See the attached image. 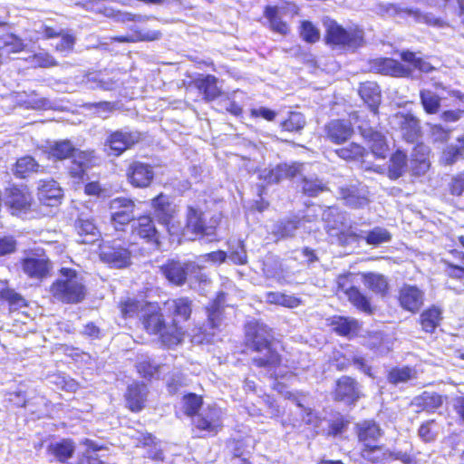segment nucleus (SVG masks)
Here are the masks:
<instances>
[{"instance_id": "f257e3e1", "label": "nucleus", "mask_w": 464, "mask_h": 464, "mask_svg": "<svg viewBox=\"0 0 464 464\" xmlns=\"http://www.w3.org/2000/svg\"><path fill=\"white\" fill-rule=\"evenodd\" d=\"M163 305L168 309L166 315L157 302L128 296L118 303L122 319L139 315V323L147 334L156 336L163 348H175L183 343L188 334L183 323L191 319L193 302L188 296H180L164 301Z\"/></svg>"}, {"instance_id": "f03ea898", "label": "nucleus", "mask_w": 464, "mask_h": 464, "mask_svg": "<svg viewBox=\"0 0 464 464\" xmlns=\"http://www.w3.org/2000/svg\"><path fill=\"white\" fill-rule=\"evenodd\" d=\"M243 350L241 353H255L251 363L256 369L265 371L268 377L277 381V370L285 365L282 352L284 343L274 336V330L257 319L245 323Z\"/></svg>"}, {"instance_id": "7ed1b4c3", "label": "nucleus", "mask_w": 464, "mask_h": 464, "mask_svg": "<svg viewBox=\"0 0 464 464\" xmlns=\"http://www.w3.org/2000/svg\"><path fill=\"white\" fill-rule=\"evenodd\" d=\"M359 445V456L368 464H384L391 460H400L403 464H416V459L409 453L392 451L380 443L383 430L374 420H364L354 426Z\"/></svg>"}, {"instance_id": "20e7f679", "label": "nucleus", "mask_w": 464, "mask_h": 464, "mask_svg": "<svg viewBox=\"0 0 464 464\" xmlns=\"http://www.w3.org/2000/svg\"><path fill=\"white\" fill-rule=\"evenodd\" d=\"M59 274L62 278L55 279L49 286L51 296L63 304L82 303L87 295V287L78 272L71 267H62Z\"/></svg>"}, {"instance_id": "39448f33", "label": "nucleus", "mask_w": 464, "mask_h": 464, "mask_svg": "<svg viewBox=\"0 0 464 464\" xmlns=\"http://www.w3.org/2000/svg\"><path fill=\"white\" fill-rule=\"evenodd\" d=\"M324 41L331 48L339 49H358L364 43V32L359 25L343 27L335 20H328L324 23Z\"/></svg>"}, {"instance_id": "423d86ee", "label": "nucleus", "mask_w": 464, "mask_h": 464, "mask_svg": "<svg viewBox=\"0 0 464 464\" xmlns=\"http://www.w3.org/2000/svg\"><path fill=\"white\" fill-rule=\"evenodd\" d=\"M218 222L211 225L207 222L204 211L198 206L188 205L186 208L185 225L180 226L181 233L172 235L178 240H195L216 234Z\"/></svg>"}, {"instance_id": "0eeeda50", "label": "nucleus", "mask_w": 464, "mask_h": 464, "mask_svg": "<svg viewBox=\"0 0 464 464\" xmlns=\"http://www.w3.org/2000/svg\"><path fill=\"white\" fill-rule=\"evenodd\" d=\"M340 293L343 294L348 302L359 312L370 315L374 313L372 298L353 285L352 273L342 274L337 277L336 294Z\"/></svg>"}, {"instance_id": "6e6552de", "label": "nucleus", "mask_w": 464, "mask_h": 464, "mask_svg": "<svg viewBox=\"0 0 464 464\" xmlns=\"http://www.w3.org/2000/svg\"><path fill=\"white\" fill-rule=\"evenodd\" d=\"M130 236L153 250H159L161 247L162 234L150 213L140 214L135 218L130 225Z\"/></svg>"}, {"instance_id": "1a4fd4ad", "label": "nucleus", "mask_w": 464, "mask_h": 464, "mask_svg": "<svg viewBox=\"0 0 464 464\" xmlns=\"http://www.w3.org/2000/svg\"><path fill=\"white\" fill-rule=\"evenodd\" d=\"M150 207L158 221L166 228L169 236L181 233L178 210L168 195L159 193L150 199Z\"/></svg>"}, {"instance_id": "9d476101", "label": "nucleus", "mask_w": 464, "mask_h": 464, "mask_svg": "<svg viewBox=\"0 0 464 464\" xmlns=\"http://www.w3.org/2000/svg\"><path fill=\"white\" fill-rule=\"evenodd\" d=\"M34 196L28 186L11 184L5 189L4 205L11 215L20 216L33 209Z\"/></svg>"}, {"instance_id": "9b49d317", "label": "nucleus", "mask_w": 464, "mask_h": 464, "mask_svg": "<svg viewBox=\"0 0 464 464\" xmlns=\"http://www.w3.org/2000/svg\"><path fill=\"white\" fill-rule=\"evenodd\" d=\"M223 427L222 411L217 406H208L204 412L198 413L191 421V430L197 432L196 438L215 437Z\"/></svg>"}, {"instance_id": "f8f14e48", "label": "nucleus", "mask_w": 464, "mask_h": 464, "mask_svg": "<svg viewBox=\"0 0 464 464\" xmlns=\"http://www.w3.org/2000/svg\"><path fill=\"white\" fill-rule=\"evenodd\" d=\"M20 266L27 278L42 281L51 276L53 263L44 249L37 248L20 259Z\"/></svg>"}, {"instance_id": "ddd939ff", "label": "nucleus", "mask_w": 464, "mask_h": 464, "mask_svg": "<svg viewBox=\"0 0 464 464\" xmlns=\"http://www.w3.org/2000/svg\"><path fill=\"white\" fill-rule=\"evenodd\" d=\"M110 222L115 231L124 232L135 220L136 203L127 197H116L108 203Z\"/></svg>"}, {"instance_id": "4468645a", "label": "nucleus", "mask_w": 464, "mask_h": 464, "mask_svg": "<svg viewBox=\"0 0 464 464\" xmlns=\"http://www.w3.org/2000/svg\"><path fill=\"white\" fill-rule=\"evenodd\" d=\"M141 140L142 134L139 130H113L108 134L104 141L105 151L109 156L120 157L135 147Z\"/></svg>"}, {"instance_id": "2eb2a0df", "label": "nucleus", "mask_w": 464, "mask_h": 464, "mask_svg": "<svg viewBox=\"0 0 464 464\" xmlns=\"http://www.w3.org/2000/svg\"><path fill=\"white\" fill-rule=\"evenodd\" d=\"M364 394L356 379L349 375L339 377L333 387L332 398L335 402H341L347 406L355 405Z\"/></svg>"}, {"instance_id": "dca6fc26", "label": "nucleus", "mask_w": 464, "mask_h": 464, "mask_svg": "<svg viewBox=\"0 0 464 464\" xmlns=\"http://www.w3.org/2000/svg\"><path fill=\"white\" fill-rule=\"evenodd\" d=\"M128 183L134 188H147L154 181L153 166L140 160H131L125 169Z\"/></svg>"}, {"instance_id": "f3484780", "label": "nucleus", "mask_w": 464, "mask_h": 464, "mask_svg": "<svg viewBox=\"0 0 464 464\" xmlns=\"http://www.w3.org/2000/svg\"><path fill=\"white\" fill-rule=\"evenodd\" d=\"M99 256L109 266L126 268L131 264V252L129 248L108 242L100 246Z\"/></svg>"}, {"instance_id": "a211bd4d", "label": "nucleus", "mask_w": 464, "mask_h": 464, "mask_svg": "<svg viewBox=\"0 0 464 464\" xmlns=\"http://www.w3.org/2000/svg\"><path fill=\"white\" fill-rule=\"evenodd\" d=\"M97 156L94 150H80L73 157L67 168L68 176L78 182H82L87 179V169L94 167L97 161Z\"/></svg>"}, {"instance_id": "6ab92c4d", "label": "nucleus", "mask_w": 464, "mask_h": 464, "mask_svg": "<svg viewBox=\"0 0 464 464\" xmlns=\"http://www.w3.org/2000/svg\"><path fill=\"white\" fill-rule=\"evenodd\" d=\"M218 83V79L214 74L199 73L188 82V86L197 91L206 102H211L223 94Z\"/></svg>"}, {"instance_id": "aec40b11", "label": "nucleus", "mask_w": 464, "mask_h": 464, "mask_svg": "<svg viewBox=\"0 0 464 464\" xmlns=\"http://www.w3.org/2000/svg\"><path fill=\"white\" fill-rule=\"evenodd\" d=\"M371 71L395 78L411 77V69L399 61L390 57H379L370 61Z\"/></svg>"}, {"instance_id": "412c9836", "label": "nucleus", "mask_w": 464, "mask_h": 464, "mask_svg": "<svg viewBox=\"0 0 464 464\" xmlns=\"http://www.w3.org/2000/svg\"><path fill=\"white\" fill-rule=\"evenodd\" d=\"M304 164L292 162L277 164L274 168L266 169L262 174V179L267 184H277L285 179H293L303 173Z\"/></svg>"}, {"instance_id": "4be33fe9", "label": "nucleus", "mask_w": 464, "mask_h": 464, "mask_svg": "<svg viewBox=\"0 0 464 464\" xmlns=\"http://www.w3.org/2000/svg\"><path fill=\"white\" fill-rule=\"evenodd\" d=\"M397 301L404 311L416 314L423 305L424 293L417 285L404 284L399 289Z\"/></svg>"}, {"instance_id": "5701e85b", "label": "nucleus", "mask_w": 464, "mask_h": 464, "mask_svg": "<svg viewBox=\"0 0 464 464\" xmlns=\"http://www.w3.org/2000/svg\"><path fill=\"white\" fill-rule=\"evenodd\" d=\"M191 265L177 259H168L160 266V273L168 282L176 286L186 284Z\"/></svg>"}, {"instance_id": "b1692460", "label": "nucleus", "mask_w": 464, "mask_h": 464, "mask_svg": "<svg viewBox=\"0 0 464 464\" xmlns=\"http://www.w3.org/2000/svg\"><path fill=\"white\" fill-rule=\"evenodd\" d=\"M148 388L141 382H134L129 384L124 392L126 408L133 413L142 411L147 404Z\"/></svg>"}, {"instance_id": "393cba45", "label": "nucleus", "mask_w": 464, "mask_h": 464, "mask_svg": "<svg viewBox=\"0 0 464 464\" xmlns=\"http://www.w3.org/2000/svg\"><path fill=\"white\" fill-rule=\"evenodd\" d=\"M325 139L334 144H343L354 134L353 125L343 119H335L324 125Z\"/></svg>"}, {"instance_id": "a878e982", "label": "nucleus", "mask_w": 464, "mask_h": 464, "mask_svg": "<svg viewBox=\"0 0 464 464\" xmlns=\"http://www.w3.org/2000/svg\"><path fill=\"white\" fill-rule=\"evenodd\" d=\"M360 276L365 287L376 296L385 298L390 295L391 285L386 276L376 272H362Z\"/></svg>"}, {"instance_id": "bb28decb", "label": "nucleus", "mask_w": 464, "mask_h": 464, "mask_svg": "<svg viewBox=\"0 0 464 464\" xmlns=\"http://www.w3.org/2000/svg\"><path fill=\"white\" fill-rule=\"evenodd\" d=\"M38 199L44 205L56 206L63 198V190L53 179H42L37 188Z\"/></svg>"}, {"instance_id": "cd10ccee", "label": "nucleus", "mask_w": 464, "mask_h": 464, "mask_svg": "<svg viewBox=\"0 0 464 464\" xmlns=\"http://www.w3.org/2000/svg\"><path fill=\"white\" fill-rule=\"evenodd\" d=\"M358 95L369 107L371 111L378 114L382 101V90L374 81H365L359 83Z\"/></svg>"}, {"instance_id": "c85d7f7f", "label": "nucleus", "mask_w": 464, "mask_h": 464, "mask_svg": "<svg viewBox=\"0 0 464 464\" xmlns=\"http://www.w3.org/2000/svg\"><path fill=\"white\" fill-rule=\"evenodd\" d=\"M226 297L227 294L225 292L218 291L205 307L207 322L210 329H217L220 326L224 318Z\"/></svg>"}, {"instance_id": "c756f323", "label": "nucleus", "mask_w": 464, "mask_h": 464, "mask_svg": "<svg viewBox=\"0 0 464 464\" xmlns=\"http://www.w3.org/2000/svg\"><path fill=\"white\" fill-rule=\"evenodd\" d=\"M443 319V309L437 304H430L421 311L418 323L426 334H434Z\"/></svg>"}, {"instance_id": "7c9ffc66", "label": "nucleus", "mask_w": 464, "mask_h": 464, "mask_svg": "<svg viewBox=\"0 0 464 464\" xmlns=\"http://www.w3.org/2000/svg\"><path fill=\"white\" fill-rule=\"evenodd\" d=\"M328 325L338 336L347 338L356 336L360 329L356 319L343 315H334L328 320Z\"/></svg>"}, {"instance_id": "2f4dec72", "label": "nucleus", "mask_w": 464, "mask_h": 464, "mask_svg": "<svg viewBox=\"0 0 464 464\" xmlns=\"http://www.w3.org/2000/svg\"><path fill=\"white\" fill-rule=\"evenodd\" d=\"M362 136L376 159L384 160L387 157L390 148L385 136L382 132L369 129L362 131Z\"/></svg>"}, {"instance_id": "473e14b6", "label": "nucleus", "mask_w": 464, "mask_h": 464, "mask_svg": "<svg viewBox=\"0 0 464 464\" xmlns=\"http://www.w3.org/2000/svg\"><path fill=\"white\" fill-rule=\"evenodd\" d=\"M80 149L69 140H60L50 145L46 150L47 158L54 162L64 161L73 157Z\"/></svg>"}, {"instance_id": "72a5a7b5", "label": "nucleus", "mask_w": 464, "mask_h": 464, "mask_svg": "<svg viewBox=\"0 0 464 464\" xmlns=\"http://www.w3.org/2000/svg\"><path fill=\"white\" fill-rule=\"evenodd\" d=\"M75 451V443L70 438H64L52 442L47 446L46 452L60 463H66L72 458Z\"/></svg>"}, {"instance_id": "f704fd0d", "label": "nucleus", "mask_w": 464, "mask_h": 464, "mask_svg": "<svg viewBox=\"0 0 464 464\" xmlns=\"http://www.w3.org/2000/svg\"><path fill=\"white\" fill-rule=\"evenodd\" d=\"M450 255L459 262V264L454 263L451 260L447 258L441 259V264L443 265L444 271L448 277L456 279V280H463L464 279V252L456 248L450 249L449 251Z\"/></svg>"}, {"instance_id": "c9c22d12", "label": "nucleus", "mask_w": 464, "mask_h": 464, "mask_svg": "<svg viewBox=\"0 0 464 464\" xmlns=\"http://www.w3.org/2000/svg\"><path fill=\"white\" fill-rule=\"evenodd\" d=\"M444 402L442 395L434 392L424 391L414 399V405L418 408V411H426L433 413L440 409Z\"/></svg>"}, {"instance_id": "e433bc0d", "label": "nucleus", "mask_w": 464, "mask_h": 464, "mask_svg": "<svg viewBox=\"0 0 464 464\" xmlns=\"http://www.w3.org/2000/svg\"><path fill=\"white\" fill-rule=\"evenodd\" d=\"M400 57L407 64L405 66L411 69V76L413 71H419L421 73H430L435 71V67L429 61L417 56L414 52L403 50L400 53Z\"/></svg>"}, {"instance_id": "4c0bfd02", "label": "nucleus", "mask_w": 464, "mask_h": 464, "mask_svg": "<svg viewBox=\"0 0 464 464\" xmlns=\"http://www.w3.org/2000/svg\"><path fill=\"white\" fill-rule=\"evenodd\" d=\"M264 16L267 19L272 32L281 35H286L290 33L289 24L281 18L279 8L276 5H266L264 7Z\"/></svg>"}, {"instance_id": "58836bf2", "label": "nucleus", "mask_w": 464, "mask_h": 464, "mask_svg": "<svg viewBox=\"0 0 464 464\" xmlns=\"http://www.w3.org/2000/svg\"><path fill=\"white\" fill-rule=\"evenodd\" d=\"M402 139L408 143L416 142L421 136V127L419 119L411 114H405L401 123Z\"/></svg>"}, {"instance_id": "ea45409f", "label": "nucleus", "mask_w": 464, "mask_h": 464, "mask_svg": "<svg viewBox=\"0 0 464 464\" xmlns=\"http://www.w3.org/2000/svg\"><path fill=\"white\" fill-rule=\"evenodd\" d=\"M407 166V154L401 150H396L390 157L387 169L388 178L392 180L401 178L405 173Z\"/></svg>"}, {"instance_id": "a19ab883", "label": "nucleus", "mask_w": 464, "mask_h": 464, "mask_svg": "<svg viewBox=\"0 0 464 464\" xmlns=\"http://www.w3.org/2000/svg\"><path fill=\"white\" fill-rule=\"evenodd\" d=\"M418 376L415 367L411 365L392 367L386 375L389 383L398 385L416 379Z\"/></svg>"}, {"instance_id": "79ce46f5", "label": "nucleus", "mask_w": 464, "mask_h": 464, "mask_svg": "<svg viewBox=\"0 0 464 464\" xmlns=\"http://www.w3.org/2000/svg\"><path fill=\"white\" fill-rule=\"evenodd\" d=\"M430 150L423 143H417L412 152V171L415 175H423L426 173L430 163L429 160Z\"/></svg>"}, {"instance_id": "37998d69", "label": "nucleus", "mask_w": 464, "mask_h": 464, "mask_svg": "<svg viewBox=\"0 0 464 464\" xmlns=\"http://www.w3.org/2000/svg\"><path fill=\"white\" fill-rule=\"evenodd\" d=\"M334 153L340 159L351 162L362 161L369 152L362 145L356 142H350L346 146L335 149Z\"/></svg>"}, {"instance_id": "c03bdc74", "label": "nucleus", "mask_w": 464, "mask_h": 464, "mask_svg": "<svg viewBox=\"0 0 464 464\" xmlns=\"http://www.w3.org/2000/svg\"><path fill=\"white\" fill-rule=\"evenodd\" d=\"M40 165L36 160L29 155L20 157L14 165V175L21 179H26L33 173L39 171Z\"/></svg>"}, {"instance_id": "a18cd8bd", "label": "nucleus", "mask_w": 464, "mask_h": 464, "mask_svg": "<svg viewBox=\"0 0 464 464\" xmlns=\"http://www.w3.org/2000/svg\"><path fill=\"white\" fill-rule=\"evenodd\" d=\"M266 301L269 304L283 306L290 309L296 308L303 304V300L300 297L275 291H269L266 293Z\"/></svg>"}, {"instance_id": "49530a36", "label": "nucleus", "mask_w": 464, "mask_h": 464, "mask_svg": "<svg viewBox=\"0 0 464 464\" xmlns=\"http://www.w3.org/2000/svg\"><path fill=\"white\" fill-rule=\"evenodd\" d=\"M299 186L301 193L308 198H315L327 190V186L319 179L302 177L299 179Z\"/></svg>"}, {"instance_id": "de8ad7c7", "label": "nucleus", "mask_w": 464, "mask_h": 464, "mask_svg": "<svg viewBox=\"0 0 464 464\" xmlns=\"http://www.w3.org/2000/svg\"><path fill=\"white\" fill-rule=\"evenodd\" d=\"M183 413L190 418L196 417L203 406L204 401L201 395L195 392H188L182 397Z\"/></svg>"}, {"instance_id": "09e8293b", "label": "nucleus", "mask_w": 464, "mask_h": 464, "mask_svg": "<svg viewBox=\"0 0 464 464\" xmlns=\"http://www.w3.org/2000/svg\"><path fill=\"white\" fill-rule=\"evenodd\" d=\"M458 145L448 146L443 151L441 160L444 165H452L464 158V135L457 138Z\"/></svg>"}, {"instance_id": "8fccbe9b", "label": "nucleus", "mask_w": 464, "mask_h": 464, "mask_svg": "<svg viewBox=\"0 0 464 464\" xmlns=\"http://www.w3.org/2000/svg\"><path fill=\"white\" fill-rule=\"evenodd\" d=\"M305 126L304 116L299 111H290L284 121L280 123L283 131L297 132Z\"/></svg>"}, {"instance_id": "3c124183", "label": "nucleus", "mask_w": 464, "mask_h": 464, "mask_svg": "<svg viewBox=\"0 0 464 464\" xmlns=\"http://www.w3.org/2000/svg\"><path fill=\"white\" fill-rule=\"evenodd\" d=\"M420 103L423 110L428 114H435L440 108V98L438 94L430 90H421L420 92Z\"/></svg>"}, {"instance_id": "603ef678", "label": "nucleus", "mask_w": 464, "mask_h": 464, "mask_svg": "<svg viewBox=\"0 0 464 464\" xmlns=\"http://www.w3.org/2000/svg\"><path fill=\"white\" fill-rule=\"evenodd\" d=\"M74 228L76 233L81 237H95L99 233L94 218H92L78 217L74 222Z\"/></svg>"}, {"instance_id": "864d4df0", "label": "nucleus", "mask_w": 464, "mask_h": 464, "mask_svg": "<svg viewBox=\"0 0 464 464\" xmlns=\"http://www.w3.org/2000/svg\"><path fill=\"white\" fill-rule=\"evenodd\" d=\"M0 299L8 304L10 310H18L27 306L26 300L14 290L4 288L0 291Z\"/></svg>"}, {"instance_id": "5fc2aeb1", "label": "nucleus", "mask_w": 464, "mask_h": 464, "mask_svg": "<svg viewBox=\"0 0 464 464\" xmlns=\"http://www.w3.org/2000/svg\"><path fill=\"white\" fill-rule=\"evenodd\" d=\"M299 34L303 41L307 44H315L320 40L321 34L319 29L308 20L301 21L299 26Z\"/></svg>"}, {"instance_id": "6e6d98bb", "label": "nucleus", "mask_w": 464, "mask_h": 464, "mask_svg": "<svg viewBox=\"0 0 464 464\" xmlns=\"http://www.w3.org/2000/svg\"><path fill=\"white\" fill-rule=\"evenodd\" d=\"M1 48L7 53H18L24 50L25 44L21 37L8 34L4 36Z\"/></svg>"}, {"instance_id": "4d7b16f0", "label": "nucleus", "mask_w": 464, "mask_h": 464, "mask_svg": "<svg viewBox=\"0 0 464 464\" xmlns=\"http://www.w3.org/2000/svg\"><path fill=\"white\" fill-rule=\"evenodd\" d=\"M391 239V233L387 229L379 227L370 230L364 237L365 242L372 246H379L389 242Z\"/></svg>"}, {"instance_id": "13d9d810", "label": "nucleus", "mask_w": 464, "mask_h": 464, "mask_svg": "<svg viewBox=\"0 0 464 464\" xmlns=\"http://www.w3.org/2000/svg\"><path fill=\"white\" fill-rule=\"evenodd\" d=\"M448 190L454 197H461L464 193V169L454 174L449 183Z\"/></svg>"}, {"instance_id": "bf43d9fd", "label": "nucleus", "mask_w": 464, "mask_h": 464, "mask_svg": "<svg viewBox=\"0 0 464 464\" xmlns=\"http://www.w3.org/2000/svg\"><path fill=\"white\" fill-rule=\"evenodd\" d=\"M434 423V420H429L420 425L418 435L423 442L430 443L435 440L437 433L432 429Z\"/></svg>"}, {"instance_id": "052dcab7", "label": "nucleus", "mask_w": 464, "mask_h": 464, "mask_svg": "<svg viewBox=\"0 0 464 464\" xmlns=\"http://www.w3.org/2000/svg\"><path fill=\"white\" fill-rule=\"evenodd\" d=\"M102 14L107 17L113 19L116 22H132L135 21V14L128 12H121V10H113L109 8H104L103 11H101Z\"/></svg>"}, {"instance_id": "680f3d73", "label": "nucleus", "mask_w": 464, "mask_h": 464, "mask_svg": "<svg viewBox=\"0 0 464 464\" xmlns=\"http://www.w3.org/2000/svg\"><path fill=\"white\" fill-rule=\"evenodd\" d=\"M138 373L144 379H151L160 372V365H155L149 361H143L136 366Z\"/></svg>"}, {"instance_id": "e2e57ef3", "label": "nucleus", "mask_w": 464, "mask_h": 464, "mask_svg": "<svg viewBox=\"0 0 464 464\" xmlns=\"http://www.w3.org/2000/svg\"><path fill=\"white\" fill-rule=\"evenodd\" d=\"M17 242L12 236L0 237V256L11 255L16 251Z\"/></svg>"}, {"instance_id": "0e129e2a", "label": "nucleus", "mask_w": 464, "mask_h": 464, "mask_svg": "<svg viewBox=\"0 0 464 464\" xmlns=\"http://www.w3.org/2000/svg\"><path fill=\"white\" fill-rule=\"evenodd\" d=\"M450 129L445 128L440 124H432L430 127V132L435 141L446 142L450 137Z\"/></svg>"}, {"instance_id": "69168bd1", "label": "nucleus", "mask_w": 464, "mask_h": 464, "mask_svg": "<svg viewBox=\"0 0 464 464\" xmlns=\"http://www.w3.org/2000/svg\"><path fill=\"white\" fill-rule=\"evenodd\" d=\"M348 424L349 420L343 416L331 420L328 426L329 435L335 437L342 434L346 430Z\"/></svg>"}, {"instance_id": "338daca9", "label": "nucleus", "mask_w": 464, "mask_h": 464, "mask_svg": "<svg viewBox=\"0 0 464 464\" xmlns=\"http://www.w3.org/2000/svg\"><path fill=\"white\" fill-rule=\"evenodd\" d=\"M56 386L66 392H75L80 388V383L73 378L60 376L55 382Z\"/></svg>"}, {"instance_id": "774afa93", "label": "nucleus", "mask_w": 464, "mask_h": 464, "mask_svg": "<svg viewBox=\"0 0 464 464\" xmlns=\"http://www.w3.org/2000/svg\"><path fill=\"white\" fill-rule=\"evenodd\" d=\"M83 192L86 196L94 197L97 198L105 196V188H102L99 181H90L84 185Z\"/></svg>"}]
</instances>
